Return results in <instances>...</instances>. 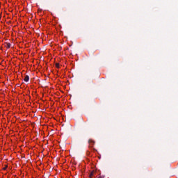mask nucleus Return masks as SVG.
Wrapping results in <instances>:
<instances>
[{
  "label": "nucleus",
  "instance_id": "1",
  "mask_svg": "<svg viewBox=\"0 0 178 178\" xmlns=\"http://www.w3.org/2000/svg\"><path fill=\"white\" fill-rule=\"evenodd\" d=\"M29 80H30V76H29V75H25L24 76V81H25V83H29Z\"/></svg>",
  "mask_w": 178,
  "mask_h": 178
},
{
  "label": "nucleus",
  "instance_id": "2",
  "mask_svg": "<svg viewBox=\"0 0 178 178\" xmlns=\"http://www.w3.org/2000/svg\"><path fill=\"white\" fill-rule=\"evenodd\" d=\"M11 45L12 44H10V43H6V48L9 49V48H10Z\"/></svg>",
  "mask_w": 178,
  "mask_h": 178
},
{
  "label": "nucleus",
  "instance_id": "3",
  "mask_svg": "<svg viewBox=\"0 0 178 178\" xmlns=\"http://www.w3.org/2000/svg\"><path fill=\"white\" fill-rule=\"evenodd\" d=\"M56 67H57L58 69H59V63H56Z\"/></svg>",
  "mask_w": 178,
  "mask_h": 178
},
{
  "label": "nucleus",
  "instance_id": "4",
  "mask_svg": "<svg viewBox=\"0 0 178 178\" xmlns=\"http://www.w3.org/2000/svg\"><path fill=\"white\" fill-rule=\"evenodd\" d=\"M90 176H92V172H91Z\"/></svg>",
  "mask_w": 178,
  "mask_h": 178
}]
</instances>
